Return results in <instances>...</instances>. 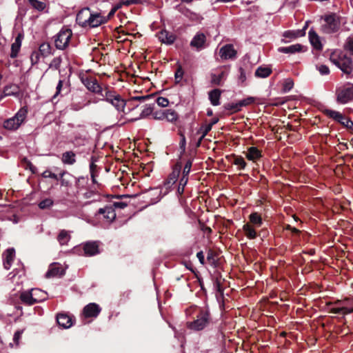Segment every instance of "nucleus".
Wrapping results in <instances>:
<instances>
[{"label":"nucleus","mask_w":353,"mask_h":353,"mask_svg":"<svg viewBox=\"0 0 353 353\" xmlns=\"http://www.w3.org/2000/svg\"><path fill=\"white\" fill-rule=\"evenodd\" d=\"M84 255L91 256L99 253V243L97 241H89L83 244Z\"/></svg>","instance_id":"16"},{"label":"nucleus","mask_w":353,"mask_h":353,"mask_svg":"<svg viewBox=\"0 0 353 353\" xmlns=\"http://www.w3.org/2000/svg\"><path fill=\"white\" fill-rule=\"evenodd\" d=\"M234 164L239 166L241 170H243L246 166V163L243 157H236L234 160Z\"/></svg>","instance_id":"50"},{"label":"nucleus","mask_w":353,"mask_h":353,"mask_svg":"<svg viewBox=\"0 0 353 353\" xmlns=\"http://www.w3.org/2000/svg\"><path fill=\"white\" fill-rule=\"evenodd\" d=\"M82 82L88 90L92 92L99 94L101 97L105 92V88L103 89L98 83L97 80L94 78L86 77L82 79Z\"/></svg>","instance_id":"10"},{"label":"nucleus","mask_w":353,"mask_h":353,"mask_svg":"<svg viewBox=\"0 0 353 353\" xmlns=\"http://www.w3.org/2000/svg\"><path fill=\"white\" fill-rule=\"evenodd\" d=\"M180 170L181 167L179 165H176L172 172L169 175L164 183L167 188H170L176 181L177 178L179 176Z\"/></svg>","instance_id":"23"},{"label":"nucleus","mask_w":353,"mask_h":353,"mask_svg":"<svg viewBox=\"0 0 353 353\" xmlns=\"http://www.w3.org/2000/svg\"><path fill=\"white\" fill-rule=\"evenodd\" d=\"M227 76L228 72L222 67L210 74V83L214 85H221Z\"/></svg>","instance_id":"11"},{"label":"nucleus","mask_w":353,"mask_h":353,"mask_svg":"<svg viewBox=\"0 0 353 353\" xmlns=\"http://www.w3.org/2000/svg\"><path fill=\"white\" fill-rule=\"evenodd\" d=\"M61 61L62 59L61 57H54L50 62L49 68L57 70L59 68Z\"/></svg>","instance_id":"44"},{"label":"nucleus","mask_w":353,"mask_h":353,"mask_svg":"<svg viewBox=\"0 0 353 353\" xmlns=\"http://www.w3.org/2000/svg\"><path fill=\"white\" fill-rule=\"evenodd\" d=\"M99 214H103V218L109 222L113 221L116 218V213L112 206H105L99 210Z\"/></svg>","instance_id":"21"},{"label":"nucleus","mask_w":353,"mask_h":353,"mask_svg":"<svg viewBox=\"0 0 353 353\" xmlns=\"http://www.w3.org/2000/svg\"><path fill=\"white\" fill-rule=\"evenodd\" d=\"M70 239V235L69 234L68 231L64 230H61L57 236V240L61 245L67 244Z\"/></svg>","instance_id":"36"},{"label":"nucleus","mask_w":353,"mask_h":353,"mask_svg":"<svg viewBox=\"0 0 353 353\" xmlns=\"http://www.w3.org/2000/svg\"><path fill=\"white\" fill-rule=\"evenodd\" d=\"M336 101L339 103L345 104L353 100V85L347 84L339 88L336 91Z\"/></svg>","instance_id":"6"},{"label":"nucleus","mask_w":353,"mask_h":353,"mask_svg":"<svg viewBox=\"0 0 353 353\" xmlns=\"http://www.w3.org/2000/svg\"><path fill=\"white\" fill-rule=\"evenodd\" d=\"M339 28L340 21L335 14H329L324 17V23L321 26V30L323 33H334L338 31Z\"/></svg>","instance_id":"5"},{"label":"nucleus","mask_w":353,"mask_h":353,"mask_svg":"<svg viewBox=\"0 0 353 353\" xmlns=\"http://www.w3.org/2000/svg\"><path fill=\"white\" fill-rule=\"evenodd\" d=\"M196 256L199 259L200 263L203 265L205 263L204 255L202 251L199 252L196 254Z\"/></svg>","instance_id":"64"},{"label":"nucleus","mask_w":353,"mask_h":353,"mask_svg":"<svg viewBox=\"0 0 353 353\" xmlns=\"http://www.w3.org/2000/svg\"><path fill=\"white\" fill-rule=\"evenodd\" d=\"M57 321L59 325L61 327L67 329L70 327L72 324V319L70 316L65 314H59L57 316Z\"/></svg>","instance_id":"19"},{"label":"nucleus","mask_w":353,"mask_h":353,"mask_svg":"<svg viewBox=\"0 0 353 353\" xmlns=\"http://www.w3.org/2000/svg\"><path fill=\"white\" fill-rule=\"evenodd\" d=\"M41 54L39 51H34L30 55V61L32 65L37 64L40 59Z\"/></svg>","instance_id":"52"},{"label":"nucleus","mask_w":353,"mask_h":353,"mask_svg":"<svg viewBox=\"0 0 353 353\" xmlns=\"http://www.w3.org/2000/svg\"><path fill=\"white\" fill-rule=\"evenodd\" d=\"M272 72V70L268 67H259L255 71V75L259 78H266Z\"/></svg>","instance_id":"33"},{"label":"nucleus","mask_w":353,"mask_h":353,"mask_svg":"<svg viewBox=\"0 0 353 353\" xmlns=\"http://www.w3.org/2000/svg\"><path fill=\"white\" fill-rule=\"evenodd\" d=\"M239 81L243 83L246 80V75H245V72L244 71V70L242 68H240L239 69Z\"/></svg>","instance_id":"59"},{"label":"nucleus","mask_w":353,"mask_h":353,"mask_svg":"<svg viewBox=\"0 0 353 353\" xmlns=\"http://www.w3.org/2000/svg\"><path fill=\"white\" fill-rule=\"evenodd\" d=\"M140 3V0H122V4L128 6L132 4H138Z\"/></svg>","instance_id":"61"},{"label":"nucleus","mask_w":353,"mask_h":353,"mask_svg":"<svg viewBox=\"0 0 353 353\" xmlns=\"http://www.w3.org/2000/svg\"><path fill=\"white\" fill-rule=\"evenodd\" d=\"M157 103L158 105L165 108L167 107L169 104V101L167 98L163 97H159L156 99Z\"/></svg>","instance_id":"53"},{"label":"nucleus","mask_w":353,"mask_h":353,"mask_svg":"<svg viewBox=\"0 0 353 353\" xmlns=\"http://www.w3.org/2000/svg\"><path fill=\"white\" fill-rule=\"evenodd\" d=\"M159 39L167 45L172 44L176 40V35L166 30H162L158 33Z\"/></svg>","instance_id":"17"},{"label":"nucleus","mask_w":353,"mask_h":353,"mask_svg":"<svg viewBox=\"0 0 353 353\" xmlns=\"http://www.w3.org/2000/svg\"><path fill=\"white\" fill-rule=\"evenodd\" d=\"M92 12L88 8H83L77 15V22L82 27H87Z\"/></svg>","instance_id":"12"},{"label":"nucleus","mask_w":353,"mask_h":353,"mask_svg":"<svg viewBox=\"0 0 353 353\" xmlns=\"http://www.w3.org/2000/svg\"><path fill=\"white\" fill-rule=\"evenodd\" d=\"M308 37L310 43L315 49H322V44L321 43L320 38L314 30L311 29L308 32Z\"/></svg>","instance_id":"22"},{"label":"nucleus","mask_w":353,"mask_h":353,"mask_svg":"<svg viewBox=\"0 0 353 353\" xmlns=\"http://www.w3.org/2000/svg\"><path fill=\"white\" fill-rule=\"evenodd\" d=\"M65 174V172H63L61 174V184L63 186H68L70 185V181L67 180L66 179L63 178V175Z\"/></svg>","instance_id":"62"},{"label":"nucleus","mask_w":353,"mask_h":353,"mask_svg":"<svg viewBox=\"0 0 353 353\" xmlns=\"http://www.w3.org/2000/svg\"><path fill=\"white\" fill-rule=\"evenodd\" d=\"M221 91L219 89H214L209 92V99L212 105L216 106L220 104L219 99Z\"/></svg>","instance_id":"29"},{"label":"nucleus","mask_w":353,"mask_h":353,"mask_svg":"<svg viewBox=\"0 0 353 353\" xmlns=\"http://www.w3.org/2000/svg\"><path fill=\"white\" fill-rule=\"evenodd\" d=\"M3 267L6 270L10 269L14 259L15 258V250L14 248H8L3 253Z\"/></svg>","instance_id":"13"},{"label":"nucleus","mask_w":353,"mask_h":353,"mask_svg":"<svg viewBox=\"0 0 353 353\" xmlns=\"http://www.w3.org/2000/svg\"><path fill=\"white\" fill-rule=\"evenodd\" d=\"M246 157L251 161H255L261 157V152L256 147L248 148Z\"/></svg>","instance_id":"31"},{"label":"nucleus","mask_w":353,"mask_h":353,"mask_svg":"<svg viewBox=\"0 0 353 353\" xmlns=\"http://www.w3.org/2000/svg\"><path fill=\"white\" fill-rule=\"evenodd\" d=\"M42 176L43 178H52V179H56L57 180L58 179V177H57V175L52 173L51 171L50 170H46L44 171L43 173H42Z\"/></svg>","instance_id":"58"},{"label":"nucleus","mask_w":353,"mask_h":353,"mask_svg":"<svg viewBox=\"0 0 353 353\" xmlns=\"http://www.w3.org/2000/svg\"><path fill=\"white\" fill-rule=\"evenodd\" d=\"M243 231L247 238L254 239L256 237V232L253 225L250 223H245L243 226Z\"/></svg>","instance_id":"27"},{"label":"nucleus","mask_w":353,"mask_h":353,"mask_svg":"<svg viewBox=\"0 0 353 353\" xmlns=\"http://www.w3.org/2000/svg\"><path fill=\"white\" fill-rule=\"evenodd\" d=\"M53 204V201L51 199H46L39 203V207L41 209H46L50 208Z\"/></svg>","instance_id":"48"},{"label":"nucleus","mask_w":353,"mask_h":353,"mask_svg":"<svg viewBox=\"0 0 353 353\" xmlns=\"http://www.w3.org/2000/svg\"><path fill=\"white\" fill-rule=\"evenodd\" d=\"M62 269L57 265H52L46 272V276L48 278L61 275Z\"/></svg>","instance_id":"34"},{"label":"nucleus","mask_w":353,"mask_h":353,"mask_svg":"<svg viewBox=\"0 0 353 353\" xmlns=\"http://www.w3.org/2000/svg\"><path fill=\"white\" fill-rule=\"evenodd\" d=\"M219 54L223 59H233L236 56V51L232 45L228 44L220 49Z\"/></svg>","instance_id":"14"},{"label":"nucleus","mask_w":353,"mask_h":353,"mask_svg":"<svg viewBox=\"0 0 353 353\" xmlns=\"http://www.w3.org/2000/svg\"><path fill=\"white\" fill-rule=\"evenodd\" d=\"M316 69L319 70L321 74L325 75L330 73L328 67L325 65H320L316 66Z\"/></svg>","instance_id":"56"},{"label":"nucleus","mask_w":353,"mask_h":353,"mask_svg":"<svg viewBox=\"0 0 353 353\" xmlns=\"http://www.w3.org/2000/svg\"><path fill=\"white\" fill-rule=\"evenodd\" d=\"M127 206V203L122 201H117L114 202L112 207L114 208H121L123 209Z\"/></svg>","instance_id":"60"},{"label":"nucleus","mask_w":353,"mask_h":353,"mask_svg":"<svg viewBox=\"0 0 353 353\" xmlns=\"http://www.w3.org/2000/svg\"><path fill=\"white\" fill-rule=\"evenodd\" d=\"M63 86V81L62 80H59V83L57 85V92H56V94L54 95V98H55L60 92L61 90V88Z\"/></svg>","instance_id":"63"},{"label":"nucleus","mask_w":353,"mask_h":353,"mask_svg":"<svg viewBox=\"0 0 353 353\" xmlns=\"http://www.w3.org/2000/svg\"><path fill=\"white\" fill-rule=\"evenodd\" d=\"M330 312L333 314H350L353 312V307L349 308L346 307H332L330 309Z\"/></svg>","instance_id":"38"},{"label":"nucleus","mask_w":353,"mask_h":353,"mask_svg":"<svg viewBox=\"0 0 353 353\" xmlns=\"http://www.w3.org/2000/svg\"><path fill=\"white\" fill-rule=\"evenodd\" d=\"M31 7L37 11L41 12L46 8V4L39 0H28Z\"/></svg>","instance_id":"35"},{"label":"nucleus","mask_w":353,"mask_h":353,"mask_svg":"<svg viewBox=\"0 0 353 353\" xmlns=\"http://www.w3.org/2000/svg\"><path fill=\"white\" fill-rule=\"evenodd\" d=\"M183 76V71L181 68V66H179L178 69L175 72V81L176 83H179L181 81Z\"/></svg>","instance_id":"54"},{"label":"nucleus","mask_w":353,"mask_h":353,"mask_svg":"<svg viewBox=\"0 0 353 353\" xmlns=\"http://www.w3.org/2000/svg\"><path fill=\"white\" fill-rule=\"evenodd\" d=\"M39 52L43 57H48L51 54V46L48 43H43L39 48Z\"/></svg>","instance_id":"37"},{"label":"nucleus","mask_w":353,"mask_h":353,"mask_svg":"<svg viewBox=\"0 0 353 353\" xmlns=\"http://www.w3.org/2000/svg\"><path fill=\"white\" fill-rule=\"evenodd\" d=\"M206 37L203 33H197L190 41V46L197 50H201L204 47Z\"/></svg>","instance_id":"18"},{"label":"nucleus","mask_w":353,"mask_h":353,"mask_svg":"<svg viewBox=\"0 0 353 353\" xmlns=\"http://www.w3.org/2000/svg\"><path fill=\"white\" fill-rule=\"evenodd\" d=\"M211 321L210 314L208 309L202 310L196 315V319L188 324V327L193 330H201L207 327Z\"/></svg>","instance_id":"4"},{"label":"nucleus","mask_w":353,"mask_h":353,"mask_svg":"<svg viewBox=\"0 0 353 353\" xmlns=\"http://www.w3.org/2000/svg\"><path fill=\"white\" fill-rule=\"evenodd\" d=\"M101 310V307L99 305L92 303L84 307L83 314L86 318L97 317Z\"/></svg>","instance_id":"15"},{"label":"nucleus","mask_w":353,"mask_h":353,"mask_svg":"<svg viewBox=\"0 0 353 353\" xmlns=\"http://www.w3.org/2000/svg\"><path fill=\"white\" fill-rule=\"evenodd\" d=\"M254 101H255V99L254 97H249L246 99L241 100L238 103H239L240 108H241L243 106H247V105H249L254 103Z\"/></svg>","instance_id":"49"},{"label":"nucleus","mask_w":353,"mask_h":353,"mask_svg":"<svg viewBox=\"0 0 353 353\" xmlns=\"http://www.w3.org/2000/svg\"><path fill=\"white\" fill-rule=\"evenodd\" d=\"M101 100H104L110 103L118 112H123L126 105L124 99L117 94L114 91L110 90L108 88H105V92L101 95Z\"/></svg>","instance_id":"3"},{"label":"nucleus","mask_w":353,"mask_h":353,"mask_svg":"<svg viewBox=\"0 0 353 353\" xmlns=\"http://www.w3.org/2000/svg\"><path fill=\"white\" fill-rule=\"evenodd\" d=\"M179 118L177 112L172 109L159 110L153 112V119L158 121H166L174 123Z\"/></svg>","instance_id":"7"},{"label":"nucleus","mask_w":353,"mask_h":353,"mask_svg":"<svg viewBox=\"0 0 353 353\" xmlns=\"http://www.w3.org/2000/svg\"><path fill=\"white\" fill-rule=\"evenodd\" d=\"M152 97V95H150V94H148V95H141V96H134V97H131L129 101L132 103L135 101H140V102H144L146 100L150 99Z\"/></svg>","instance_id":"45"},{"label":"nucleus","mask_w":353,"mask_h":353,"mask_svg":"<svg viewBox=\"0 0 353 353\" xmlns=\"http://www.w3.org/2000/svg\"><path fill=\"white\" fill-rule=\"evenodd\" d=\"M72 35L71 30L62 28L55 36L54 44L56 48L60 50L65 49L68 46Z\"/></svg>","instance_id":"8"},{"label":"nucleus","mask_w":353,"mask_h":353,"mask_svg":"<svg viewBox=\"0 0 353 353\" xmlns=\"http://www.w3.org/2000/svg\"><path fill=\"white\" fill-rule=\"evenodd\" d=\"M191 167H192V162L190 161H187L183 168L182 176L188 177V174L190 172Z\"/></svg>","instance_id":"55"},{"label":"nucleus","mask_w":353,"mask_h":353,"mask_svg":"<svg viewBox=\"0 0 353 353\" xmlns=\"http://www.w3.org/2000/svg\"><path fill=\"white\" fill-rule=\"evenodd\" d=\"M225 108L228 110H231L232 112H236L241 110V108L239 103H228L225 105Z\"/></svg>","instance_id":"51"},{"label":"nucleus","mask_w":353,"mask_h":353,"mask_svg":"<svg viewBox=\"0 0 353 353\" xmlns=\"http://www.w3.org/2000/svg\"><path fill=\"white\" fill-rule=\"evenodd\" d=\"M31 290L34 303L46 300L47 294L44 291L39 289H32Z\"/></svg>","instance_id":"26"},{"label":"nucleus","mask_w":353,"mask_h":353,"mask_svg":"<svg viewBox=\"0 0 353 353\" xmlns=\"http://www.w3.org/2000/svg\"><path fill=\"white\" fill-rule=\"evenodd\" d=\"M325 112L328 117L339 122L343 125L345 126L347 128L353 129V121L345 117L339 112L332 110H327Z\"/></svg>","instance_id":"9"},{"label":"nucleus","mask_w":353,"mask_h":353,"mask_svg":"<svg viewBox=\"0 0 353 353\" xmlns=\"http://www.w3.org/2000/svg\"><path fill=\"white\" fill-rule=\"evenodd\" d=\"M294 86V82L291 79H286L283 82V92H288L292 89Z\"/></svg>","instance_id":"43"},{"label":"nucleus","mask_w":353,"mask_h":353,"mask_svg":"<svg viewBox=\"0 0 353 353\" xmlns=\"http://www.w3.org/2000/svg\"><path fill=\"white\" fill-rule=\"evenodd\" d=\"M23 332V330H18L14 333V337H13V341L16 345H19V340L21 339V336Z\"/></svg>","instance_id":"57"},{"label":"nucleus","mask_w":353,"mask_h":353,"mask_svg":"<svg viewBox=\"0 0 353 353\" xmlns=\"http://www.w3.org/2000/svg\"><path fill=\"white\" fill-rule=\"evenodd\" d=\"M107 21V19L100 14L98 13H92L90 19L88 23V26L90 28H95L100 26L102 23H104Z\"/></svg>","instance_id":"20"},{"label":"nucleus","mask_w":353,"mask_h":353,"mask_svg":"<svg viewBox=\"0 0 353 353\" xmlns=\"http://www.w3.org/2000/svg\"><path fill=\"white\" fill-rule=\"evenodd\" d=\"M153 108L150 105H145L140 114V117L139 119H143L150 115L153 116Z\"/></svg>","instance_id":"40"},{"label":"nucleus","mask_w":353,"mask_h":353,"mask_svg":"<svg viewBox=\"0 0 353 353\" xmlns=\"http://www.w3.org/2000/svg\"><path fill=\"white\" fill-rule=\"evenodd\" d=\"M212 128L210 124L203 125L199 128L197 133L201 134V139H203L211 130Z\"/></svg>","instance_id":"41"},{"label":"nucleus","mask_w":353,"mask_h":353,"mask_svg":"<svg viewBox=\"0 0 353 353\" xmlns=\"http://www.w3.org/2000/svg\"><path fill=\"white\" fill-rule=\"evenodd\" d=\"M21 46V34H19L16 37L14 42L11 46L10 57L12 58L17 57L18 52L20 50Z\"/></svg>","instance_id":"28"},{"label":"nucleus","mask_w":353,"mask_h":353,"mask_svg":"<svg viewBox=\"0 0 353 353\" xmlns=\"http://www.w3.org/2000/svg\"><path fill=\"white\" fill-rule=\"evenodd\" d=\"M303 46L301 44H294L287 47H281L279 48V51L285 54H293L302 50Z\"/></svg>","instance_id":"25"},{"label":"nucleus","mask_w":353,"mask_h":353,"mask_svg":"<svg viewBox=\"0 0 353 353\" xmlns=\"http://www.w3.org/2000/svg\"><path fill=\"white\" fill-rule=\"evenodd\" d=\"M19 87L15 84L7 85L4 88V93L7 96L17 95L19 93Z\"/></svg>","instance_id":"39"},{"label":"nucleus","mask_w":353,"mask_h":353,"mask_svg":"<svg viewBox=\"0 0 353 353\" xmlns=\"http://www.w3.org/2000/svg\"><path fill=\"white\" fill-rule=\"evenodd\" d=\"M188 181V177L185 176H181L177 192L179 194H182L184 192L185 186L186 185Z\"/></svg>","instance_id":"42"},{"label":"nucleus","mask_w":353,"mask_h":353,"mask_svg":"<svg viewBox=\"0 0 353 353\" xmlns=\"http://www.w3.org/2000/svg\"><path fill=\"white\" fill-rule=\"evenodd\" d=\"M61 161L63 164L73 165L76 162V154L72 151H67L62 154Z\"/></svg>","instance_id":"24"},{"label":"nucleus","mask_w":353,"mask_h":353,"mask_svg":"<svg viewBox=\"0 0 353 353\" xmlns=\"http://www.w3.org/2000/svg\"><path fill=\"white\" fill-rule=\"evenodd\" d=\"M250 223L252 225L256 228L260 227L262 223V218L257 212H253L249 216Z\"/></svg>","instance_id":"30"},{"label":"nucleus","mask_w":353,"mask_h":353,"mask_svg":"<svg viewBox=\"0 0 353 353\" xmlns=\"http://www.w3.org/2000/svg\"><path fill=\"white\" fill-rule=\"evenodd\" d=\"M28 112L27 107L21 108L12 117L4 121L3 128L10 131L17 130L26 121Z\"/></svg>","instance_id":"2"},{"label":"nucleus","mask_w":353,"mask_h":353,"mask_svg":"<svg viewBox=\"0 0 353 353\" xmlns=\"http://www.w3.org/2000/svg\"><path fill=\"white\" fill-rule=\"evenodd\" d=\"M21 301L27 305H31L34 304L32 299V290L23 292L20 295Z\"/></svg>","instance_id":"32"},{"label":"nucleus","mask_w":353,"mask_h":353,"mask_svg":"<svg viewBox=\"0 0 353 353\" xmlns=\"http://www.w3.org/2000/svg\"><path fill=\"white\" fill-rule=\"evenodd\" d=\"M305 32L301 33V31H287L284 33L283 36L285 37H290V38H296L299 37L304 36Z\"/></svg>","instance_id":"47"},{"label":"nucleus","mask_w":353,"mask_h":353,"mask_svg":"<svg viewBox=\"0 0 353 353\" xmlns=\"http://www.w3.org/2000/svg\"><path fill=\"white\" fill-rule=\"evenodd\" d=\"M344 49L353 55V37H348L344 44Z\"/></svg>","instance_id":"46"},{"label":"nucleus","mask_w":353,"mask_h":353,"mask_svg":"<svg viewBox=\"0 0 353 353\" xmlns=\"http://www.w3.org/2000/svg\"><path fill=\"white\" fill-rule=\"evenodd\" d=\"M331 62L341 69L345 74H350L353 71V62L350 57L341 52H334L330 58Z\"/></svg>","instance_id":"1"}]
</instances>
